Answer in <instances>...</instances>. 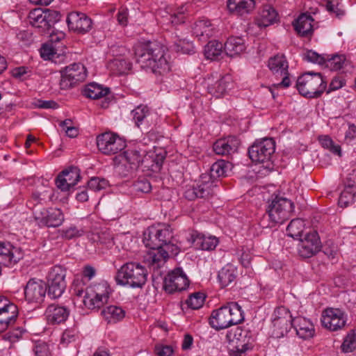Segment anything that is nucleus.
I'll return each instance as SVG.
<instances>
[{
    "label": "nucleus",
    "instance_id": "1",
    "mask_svg": "<svg viewBox=\"0 0 356 356\" xmlns=\"http://www.w3.org/2000/svg\"><path fill=\"white\" fill-rule=\"evenodd\" d=\"M135 57L141 68L149 70L153 73L164 74L170 70L164 49L156 42L138 45L135 49Z\"/></svg>",
    "mask_w": 356,
    "mask_h": 356
},
{
    "label": "nucleus",
    "instance_id": "2",
    "mask_svg": "<svg viewBox=\"0 0 356 356\" xmlns=\"http://www.w3.org/2000/svg\"><path fill=\"white\" fill-rule=\"evenodd\" d=\"M145 151H139L138 149H127L122 154L120 155V164L118 165L117 169L120 172L121 168L127 163L129 164V168L127 169L126 172H122L123 175H126L130 170L136 169L141 163L144 165L145 168L149 169L153 172L159 171L163 160L164 156L156 154L154 152H149L145 154Z\"/></svg>",
    "mask_w": 356,
    "mask_h": 356
},
{
    "label": "nucleus",
    "instance_id": "3",
    "mask_svg": "<svg viewBox=\"0 0 356 356\" xmlns=\"http://www.w3.org/2000/svg\"><path fill=\"white\" fill-rule=\"evenodd\" d=\"M244 316L237 302H232L213 310L209 318L210 325L216 330L226 329L241 323Z\"/></svg>",
    "mask_w": 356,
    "mask_h": 356
},
{
    "label": "nucleus",
    "instance_id": "4",
    "mask_svg": "<svg viewBox=\"0 0 356 356\" xmlns=\"http://www.w3.org/2000/svg\"><path fill=\"white\" fill-rule=\"evenodd\" d=\"M146 268L136 262H127L117 271L115 280L118 285L140 288L147 282Z\"/></svg>",
    "mask_w": 356,
    "mask_h": 356
},
{
    "label": "nucleus",
    "instance_id": "5",
    "mask_svg": "<svg viewBox=\"0 0 356 356\" xmlns=\"http://www.w3.org/2000/svg\"><path fill=\"white\" fill-rule=\"evenodd\" d=\"M143 243L149 249L177 246L174 242L172 229L168 225L149 227L144 233Z\"/></svg>",
    "mask_w": 356,
    "mask_h": 356
},
{
    "label": "nucleus",
    "instance_id": "6",
    "mask_svg": "<svg viewBox=\"0 0 356 356\" xmlns=\"http://www.w3.org/2000/svg\"><path fill=\"white\" fill-rule=\"evenodd\" d=\"M326 85L320 73H305L296 81V88L300 94L309 98L320 97L325 90Z\"/></svg>",
    "mask_w": 356,
    "mask_h": 356
},
{
    "label": "nucleus",
    "instance_id": "7",
    "mask_svg": "<svg viewBox=\"0 0 356 356\" xmlns=\"http://www.w3.org/2000/svg\"><path fill=\"white\" fill-rule=\"evenodd\" d=\"M230 348L229 353L232 356H245L246 352L252 349L254 337L249 329L237 327L234 332L227 334Z\"/></svg>",
    "mask_w": 356,
    "mask_h": 356
},
{
    "label": "nucleus",
    "instance_id": "8",
    "mask_svg": "<svg viewBox=\"0 0 356 356\" xmlns=\"http://www.w3.org/2000/svg\"><path fill=\"white\" fill-rule=\"evenodd\" d=\"M111 293V289L106 282L86 288L83 302L89 309H99L107 303Z\"/></svg>",
    "mask_w": 356,
    "mask_h": 356
},
{
    "label": "nucleus",
    "instance_id": "9",
    "mask_svg": "<svg viewBox=\"0 0 356 356\" xmlns=\"http://www.w3.org/2000/svg\"><path fill=\"white\" fill-rule=\"evenodd\" d=\"M294 208V204L291 200L276 196L269 204L267 212L272 222L282 224L292 216Z\"/></svg>",
    "mask_w": 356,
    "mask_h": 356
},
{
    "label": "nucleus",
    "instance_id": "10",
    "mask_svg": "<svg viewBox=\"0 0 356 356\" xmlns=\"http://www.w3.org/2000/svg\"><path fill=\"white\" fill-rule=\"evenodd\" d=\"M275 151V143L272 138H264L256 141L249 147L248 154L252 162L256 163H266L269 168L273 155Z\"/></svg>",
    "mask_w": 356,
    "mask_h": 356
},
{
    "label": "nucleus",
    "instance_id": "11",
    "mask_svg": "<svg viewBox=\"0 0 356 356\" xmlns=\"http://www.w3.org/2000/svg\"><path fill=\"white\" fill-rule=\"evenodd\" d=\"M96 141L98 149L106 155L118 154L126 147L125 140L112 132L99 134Z\"/></svg>",
    "mask_w": 356,
    "mask_h": 356
},
{
    "label": "nucleus",
    "instance_id": "12",
    "mask_svg": "<svg viewBox=\"0 0 356 356\" xmlns=\"http://www.w3.org/2000/svg\"><path fill=\"white\" fill-rule=\"evenodd\" d=\"M60 87L62 90L72 88L78 82L84 81L86 77V68L80 63H75L67 66L60 71Z\"/></svg>",
    "mask_w": 356,
    "mask_h": 356
},
{
    "label": "nucleus",
    "instance_id": "13",
    "mask_svg": "<svg viewBox=\"0 0 356 356\" xmlns=\"http://www.w3.org/2000/svg\"><path fill=\"white\" fill-rule=\"evenodd\" d=\"M66 270L61 266H54L48 274V295L52 298L61 296L65 290Z\"/></svg>",
    "mask_w": 356,
    "mask_h": 356
},
{
    "label": "nucleus",
    "instance_id": "14",
    "mask_svg": "<svg viewBox=\"0 0 356 356\" xmlns=\"http://www.w3.org/2000/svg\"><path fill=\"white\" fill-rule=\"evenodd\" d=\"M298 252L304 259L310 258L316 254L321 249V243L318 234L315 231L306 232L298 239Z\"/></svg>",
    "mask_w": 356,
    "mask_h": 356
},
{
    "label": "nucleus",
    "instance_id": "15",
    "mask_svg": "<svg viewBox=\"0 0 356 356\" xmlns=\"http://www.w3.org/2000/svg\"><path fill=\"white\" fill-rule=\"evenodd\" d=\"M292 316L287 308L279 307L273 314V335L276 338L283 337L292 327Z\"/></svg>",
    "mask_w": 356,
    "mask_h": 356
},
{
    "label": "nucleus",
    "instance_id": "16",
    "mask_svg": "<svg viewBox=\"0 0 356 356\" xmlns=\"http://www.w3.org/2000/svg\"><path fill=\"white\" fill-rule=\"evenodd\" d=\"M188 285L189 280L181 268L170 271L163 280V289L169 293L185 290Z\"/></svg>",
    "mask_w": 356,
    "mask_h": 356
},
{
    "label": "nucleus",
    "instance_id": "17",
    "mask_svg": "<svg viewBox=\"0 0 356 356\" xmlns=\"http://www.w3.org/2000/svg\"><path fill=\"white\" fill-rule=\"evenodd\" d=\"M346 321L347 315L339 309L327 308L322 313V325L330 331L343 329L346 326Z\"/></svg>",
    "mask_w": 356,
    "mask_h": 356
},
{
    "label": "nucleus",
    "instance_id": "18",
    "mask_svg": "<svg viewBox=\"0 0 356 356\" xmlns=\"http://www.w3.org/2000/svg\"><path fill=\"white\" fill-rule=\"evenodd\" d=\"M268 65L274 75L280 76L282 78V81L277 84H274V86L288 88L291 84V81L289 77V64L286 57L282 54H277L271 57L268 60Z\"/></svg>",
    "mask_w": 356,
    "mask_h": 356
},
{
    "label": "nucleus",
    "instance_id": "19",
    "mask_svg": "<svg viewBox=\"0 0 356 356\" xmlns=\"http://www.w3.org/2000/svg\"><path fill=\"white\" fill-rule=\"evenodd\" d=\"M24 257L22 249L13 245L10 242L0 241V276L1 266L13 267Z\"/></svg>",
    "mask_w": 356,
    "mask_h": 356
},
{
    "label": "nucleus",
    "instance_id": "20",
    "mask_svg": "<svg viewBox=\"0 0 356 356\" xmlns=\"http://www.w3.org/2000/svg\"><path fill=\"white\" fill-rule=\"evenodd\" d=\"M214 186L216 185L213 181H211V178L208 175H203L201 177L200 183L196 187L188 188L184 193V196L188 200L206 198L213 194Z\"/></svg>",
    "mask_w": 356,
    "mask_h": 356
},
{
    "label": "nucleus",
    "instance_id": "21",
    "mask_svg": "<svg viewBox=\"0 0 356 356\" xmlns=\"http://www.w3.org/2000/svg\"><path fill=\"white\" fill-rule=\"evenodd\" d=\"M204 85L207 88L209 93L211 95L219 98L223 96L232 85L231 78L229 76L222 77H215L213 75L208 76L204 80Z\"/></svg>",
    "mask_w": 356,
    "mask_h": 356
},
{
    "label": "nucleus",
    "instance_id": "22",
    "mask_svg": "<svg viewBox=\"0 0 356 356\" xmlns=\"http://www.w3.org/2000/svg\"><path fill=\"white\" fill-rule=\"evenodd\" d=\"M47 286L40 280L31 279L24 288L25 298L29 302L40 303L44 300Z\"/></svg>",
    "mask_w": 356,
    "mask_h": 356
},
{
    "label": "nucleus",
    "instance_id": "23",
    "mask_svg": "<svg viewBox=\"0 0 356 356\" xmlns=\"http://www.w3.org/2000/svg\"><path fill=\"white\" fill-rule=\"evenodd\" d=\"M17 316V305L8 299L0 297V329H6L14 324Z\"/></svg>",
    "mask_w": 356,
    "mask_h": 356
},
{
    "label": "nucleus",
    "instance_id": "24",
    "mask_svg": "<svg viewBox=\"0 0 356 356\" xmlns=\"http://www.w3.org/2000/svg\"><path fill=\"white\" fill-rule=\"evenodd\" d=\"M67 23L70 30L81 34L90 31L92 26L91 19L86 14L79 12L69 13Z\"/></svg>",
    "mask_w": 356,
    "mask_h": 356
},
{
    "label": "nucleus",
    "instance_id": "25",
    "mask_svg": "<svg viewBox=\"0 0 356 356\" xmlns=\"http://www.w3.org/2000/svg\"><path fill=\"white\" fill-rule=\"evenodd\" d=\"M80 179V170L77 167H70L58 175L56 179V186L62 191H67L77 184Z\"/></svg>",
    "mask_w": 356,
    "mask_h": 356
},
{
    "label": "nucleus",
    "instance_id": "26",
    "mask_svg": "<svg viewBox=\"0 0 356 356\" xmlns=\"http://www.w3.org/2000/svg\"><path fill=\"white\" fill-rule=\"evenodd\" d=\"M148 253L147 260L149 263L155 266V268H160L165 264L170 256H176L179 252L178 246H171V248H154Z\"/></svg>",
    "mask_w": 356,
    "mask_h": 356
},
{
    "label": "nucleus",
    "instance_id": "27",
    "mask_svg": "<svg viewBox=\"0 0 356 356\" xmlns=\"http://www.w3.org/2000/svg\"><path fill=\"white\" fill-rule=\"evenodd\" d=\"M35 218L47 227H56L62 225L64 215L57 208H51L44 211L34 212Z\"/></svg>",
    "mask_w": 356,
    "mask_h": 356
},
{
    "label": "nucleus",
    "instance_id": "28",
    "mask_svg": "<svg viewBox=\"0 0 356 356\" xmlns=\"http://www.w3.org/2000/svg\"><path fill=\"white\" fill-rule=\"evenodd\" d=\"M239 140L235 136L220 138L213 144V151L218 155H231L238 151Z\"/></svg>",
    "mask_w": 356,
    "mask_h": 356
},
{
    "label": "nucleus",
    "instance_id": "29",
    "mask_svg": "<svg viewBox=\"0 0 356 356\" xmlns=\"http://www.w3.org/2000/svg\"><path fill=\"white\" fill-rule=\"evenodd\" d=\"M291 325L300 338L307 339L314 336V325L306 318L302 316L293 318L291 321Z\"/></svg>",
    "mask_w": 356,
    "mask_h": 356
},
{
    "label": "nucleus",
    "instance_id": "30",
    "mask_svg": "<svg viewBox=\"0 0 356 356\" xmlns=\"http://www.w3.org/2000/svg\"><path fill=\"white\" fill-rule=\"evenodd\" d=\"M101 316L108 324H115L124 318L125 312L120 306L108 305L102 309Z\"/></svg>",
    "mask_w": 356,
    "mask_h": 356
},
{
    "label": "nucleus",
    "instance_id": "31",
    "mask_svg": "<svg viewBox=\"0 0 356 356\" xmlns=\"http://www.w3.org/2000/svg\"><path fill=\"white\" fill-rule=\"evenodd\" d=\"M45 314L49 323L58 324L64 322L67 318L69 312L64 307L50 305L47 308Z\"/></svg>",
    "mask_w": 356,
    "mask_h": 356
},
{
    "label": "nucleus",
    "instance_id": "32",
    "mask_svg": "<svg viewBox=\"0 0 356 356\" xmlns=\"http://www.w3.org/2000/svg\"><path fill=\"white\" fill-rule=\"evenodd\" d=\"M254 7V0H228V10L235 15H243L250 12Z\"/></svg>",
    "mask_w": 356,
    "mask_h": 356
},
{
    "label": "nucleus",
    "instance_id": "33",
    "mask_svg": "<svg viewBox=\"0 0 356 356\" xmlns=\"http://www.w3.org/2000/svg\"><path fill=\"white\" fill-rule=\"evenodd\" d=\"M224 49L228 56L239 55L245 49L244 40L240 37H231L225 43Z\"/></svg>",
    "mask_w": 356,
    "mask_h": 356
},
{
    "label": "nucleus",
    "instance_id": "34",
    "mask_svg": "<svg viewBox=\"0 0 356 356\" xmlns=\"http://www.w3.org/2000/svg\"><path fill=\"white\" fill-rule=\"evenodd\" d=\"M277 13L270 6H264L256 19V24L259 27H266L276 22Z\"/></svg>",
    "mask_w": 356,
    "mask_h": 356
},
{
    "label": "nucleus",
    "instance_id": "35",
    "mask_svg": "<svg viewBox=\"0 0 356 356\" xmlns=\"http://www.w3.org/2000/svg\"><path fill=\"white\" fill-rule=\"evenodd\" d=\"M237 277V270L231 264L223 267L218 275V279L222 287H226L234 283Z\"/></svg>",
    "mask_w": 356,
    "mask_h": 356
},
{
    "label": "nucleus",
    "instance_id": "36",
    "mask_svg": "<svg viewBox=\"0 0 356 356\" xmlns=\"http://www.w3.org/2000/svg\"><path fill=\"white\" fill-rule=\"evenodd\" d=\"M218 244V238L213 236L197 234L193 239V245L202 250H213Z\"/></svg>",
    "mask_w": 356,
    "mask_h": 356
},
{
    "label": "nucleus",
    "instance_id": "37",
    "mask_svg": "<svg viewBox=\"0 0 356 356\" xmlns=\"http://www.w3.org/2000/svg\"><path fill=\"white\" fill-rule=\"evenodd\" d=\"M28 19L29 24L32 26L38 29L41 32L47 31L44 10L41 8L32 10L29 14Z\"/></svg>",
    "mask_w": 356,
    "mask_h": 356
},
{
    "label": "nucleus",
    "instance_id": "38",
    "mask_svg": "<svg viewBox=\"0 0 356 356\" xmlns=\"http://www.w3.org/2000/svg\"><path fill=\"white\" fill-rule=\"evenodd\" d=\"M108 69L116 75L127 74L131 68V63L122 58H115L108 62Z\"/></svg>",
    "mask_w": 356,
    "mask_h": 356
},
{
    "label": "nucleus",
    "instance_id": "39",
    "mask_svg": "<svg viewBox=\"0 0 356 356\" xmlns=\"http://www.w3.org/2000/svg\"><path fill=\"white\" fill-rule=\"evenodd\" d=\"M131 115L135 124L138 127L141 125L149 124V118L151 115L149 108L145 105L138 106L136 108L131 111Z\"/></svg>",
    "mask_w": 356,
    "mask_h": 356
},
{
    "label": "nucleus",
    "instance_id": "40",
    "mask_svg": "<svg viewBox=\"0 0 356 356\" xmlns=\"http://www.w3.org/2000/svg\"><path fill=\"white\" fill-rule=\"evenodd\" d=\"M312 22L311 15L302 14L294 24L295 29L300 35L306 36L312 32Z\"/></svg>",
    "mask_w": 356,
    "mask_h": 356
},
{
    "label": "nucleus",
    "instance_id": "41",
    "mask_svg": "<svg viewBox=\"0 0 356 356\" xmlns=\"http://www.w3.org/2000/svg\"><path fill=\"white\" fill-rule=\"evenodd\" d=\"M193 34L200 40L208 39L213 35V28L211 22L207 19H201L196 22L193 27Z\"/></svg>",
    "mask_w": 356,
    "mask_h": 356
},
{
    "label": "nucleus",
    "instance_id": "42",
    "mask_svg": "<svg viewBox=\"0 0 356 356\" xmlns=\"http://www.w3.org/2000/svg\"><path fill=\"white\" fill-rule=\"evenodd\" d=\"M110 92L108 88H103L96 83H91L87 85L83 90V95L90 99H101Z\"/></svg>",
    "mask_w": 356,
    "mask_h": 356
},
{
    "label": "nucleus",
    "instance_id": "43",
    "mask_svg": "<svg viewBox=\"0 0 356 356\" xmlns=\"http://www.w3.org/2000/svg\"><path fill=\"white\" fill-rule=\"evenodd\" d=\"M305 222L302 219L296 218L292 220L286 227L288 236L294 238L300 239L304 236Z\"/></svg>",
    "mask_w": 356,
    "mask_h": 356
},
{
    "label": "nucleus",
    "instance_id": "44",
    "mask_svg": "<svg viewBox=\"0 0 356 356\" xmlns=\"http://www.w3.org/2000/svg\"><path fill=\"white\" fill-rule=\"evenodd\" d=\"M222 44L217 40H211L204 47V56L207 59L218 60L222 53Z\"/></svg>",
    "mask_w": 356,
    "mask_h": 356
},
{
    "label": "nucleus",
    "instance_id": "45",
    "mask_svg": "<svg viewBox=\"0 0 356 356\" xmlns=\"http://www.w3.org/2000/svg\"><path fill=\"white\" fill-rule=\"evenodd\" d=\"M346 61V59L344 55L336 54L331 57L327 55L324 65L332 71H337L343 67Z\"/></svg>",
    "mask_w": 356,
    "mask_h": 356
},
{
    "label": "nucleus",
    "instance_id": "46",
    "mask_svg": "<svg viewBox=\"0 0 356 356\" xmlns=\"http://www.w3.org/2000/svg\"><path fill=\"white\" fill-rule=\"evenodd\" d=\"M355 198L356 190L346 185L345 189L341 193L339 196V204L341 207H347L348 204L354 202Z\"/></svg>",
    "mask_w": 356,
    "mask_h": 356
},
{
    "label": "nucleus",
    "instance_id": "47",
    "mask_svg": "<svg viewBox=\"0 0 356 356\" xmlns=\"http://www.w3.org/2000/svg\"><path fill=\"white\" fill-rule=\"evenodd\" d=\"M228 166L229 163H226L225 161H218L211 165V174L210 175H207L211 178V181H213L212 177H220L225 176Z\"/></svg>",
    "mask_w": 356,
    "mask_h": 356
},
{
    "label": "nucleus",
    "instance_id": "48",
    "mask_svg": "<svg viewBox=\"0 0 356 356\" xmlns=\"http://www.w3.org/2000/svg\"><path fill=\"white\" fill-rule=\"evenodd\" d=\"M356 349V328L348 333L342 344L341 350L344 353H350Z\"/></svg>",
    "mask_w": 356,
    "mask_h": 356
},
{
    "label": "nucleus",
    "instance_id": "49",
    "mask_svg": "<svg viewBox=\"0 0 356 356\" xmlns=\"http://www.w3.org/2000/svg\"><path fill=\"white\" fill-rule=\"evenodd\" d=\"M48 193L47 191H44L43 193H39L38 191L33 192L30 200L27 202V206L33 210V213L38 212L37 210H35L36 206L42 204V202L45 200L47 197L50 198V195H47Z\"/></svg>",
    "mask_w": 356,
    "mask_h": 356
},
{
    "label": "nucleus",
    "instance_id": "50",
    "mask_svg": "<svg viewBox=\"0 0 356 356\" xmlns=\"http://www.w3.org/2000/svg\"><path fill=\"white\" fill-rule=\"evenodd\" d=\"M204 300V294L197 292L191 294L186 300V303L190 308L193 309H197L203 305Z\"/></svg>",
    "mask_w": 356,
    "mask_h": 356
},
{
    "label": "nucleus",
    "instance_id": "51",
    "mask_svg": "<svg viewBox=\"0 0 356 356\" xmlns=\"http://www.w3.org/2000/svg\"><path fill=\"white\" fill-rule=\"evenodd\" d=\"M44 15H46L45 23L47 31L51 28L60 19V14L56 10L45 9Z\"/></svg>",
    "mask_w": 356,
    "mask_h": 356
},
{
    "label": "nucleus",
    "instance_id": "52",
    "mask_svg": "<svg viewBox=\"0 0 356 356\" xmlns=\"http://www.w3.org/2000/svg\"><path fill=\"white\" fill-rule=\"evenodd\" d=\"M133 187L135 191L147 193L152 190V185L149 180L145 177L139 178L136 180Z\"/></svg>",
    "mask_w": 356,
    "mask_h": 356
},
{
    "label": "nucleus",
    "instance_id": "53",
    "mask_svg": "<svg viewBox=\"0 0 356 356\" xmlns=\"http://www.w3.org/2000/svg\"><path fill=\"white\" fill-rule=\"evenodd\" d=\"M325 57L326 56L320 55L312 50H308L303 54V58L305 60L318 65H324Z\"/></svg>",
    "mask_w": 356,
    "mask_h": 356
},
{
    "label": "nucleus",
    "instance_id": "54",
    "mask_svg": "<svg viewBox=\"0 0 356 356\" xmlns=\"http://www.w3.org/2000/svg\"><path fill=\"white\" fill-rule=\"evenodd\" d=\"M23 331L21 328L17 327L16 329L9 330L2 334V339L5 341H8L13 343L17 341L22 338Z\"/></svg>",
    "mask_w": 356,
    "mask_h": 356
},
{
    "label": "nucleus",
    "instance_id": "55",
    "mask_svg": "<svg viewBox=\"0 0 356 356\" xmlns=\"http://www.w3.org/2000/svg\"><path fill=\"white\" fill-rule=\"evenodd\" d=\"M108 182L104 179L99 177H92L88 182V187L93 191H99L106 187Z\"/></svg>",
    "mask_w": 356,
    "mask_h": 356
},
{
    "label": "nucleus",
    "instance_id": "56",
    "mask_svg": "<svg viewBox=\"0 0 356 356\" xmlns=\"http://www.w3.org/2000/svg\"><path fill=\"white\" fill-rule=\"evenodd\" d=\"M175 49L177 51L182 54H190L194 51L193 44L188 41L180 40L175 44Z\"/></svg>",
    "mask_w": 356,
    "mask_h": 356
},
{
    "label": "nucleus",
    "instance_id": "57",
    "mask_svg": "<svg viewBox=\"0 0 356 356\" xmlns=\"http://www.w3.org/2000/svg\"><path fill=\"white\" fill-rule=\"evenodd\" d=\"M98 241L100 243L105 245L107 248H111L114 244L113 234L108 231L99 232L98 234Z\"/></svg>",
    "mask_w": 356,
    "mask_h": 356
},
{
    "label": "nucleus",
    "instance_id": "58",
    "mask_svg": "<svg viewBox=\"0 0 356 356\" xmlns=\"http://www.w3.org/2000/svg\"><path fill=\"white\" fill-rule=\"evenodd\" d=\"M56 53L54 49L50 44H43L40 49V56L44 60H51L54 61Z\"/></svg>",
    "mask_w": 356,
    "mask_h": 356
},
{
    "label": "nucleus",
    "instance_id": "59",
    "mask_svg": "<svg viewBox=\"0 0 356 356\" xmlns=\"http://www.w3.org/2000/svg\"><path fill=\"white\" fill-rule=\"evenodd\" d=\"M33 351L36 356H49L50 351L48 345L45 342L38 341L34 346Z\"/></svg>",
    "mask_w": 356,
    "mask_h": 356
},
{
    "label": "nucleus",
    "instance_id": "60",
    "mask_svg": "<svg viewBox=\"0 0 356 356\" xmlns=\"http://www.w3.org/2000/svg\"><path fill=\"white\" fill-rule=\"evenodd\" d=\"M77 337V332L75 330H65L63 333L60 343L63 345H67L74 341Z\"/></svg>",
    "mask_w": 356,
    "mask_h": 356
},
{
    "label": "nucleus",
    "instance_id": "61",
    "mask_svg": "<svg viewBox=\"0 0 356 356\" xmlns=\"http://www.w3.org/2000/svg\"><path fill=\"white\" fill-rule=\"evenodd\" d=\"M61 236L66 239H72L81 236L79 230L76 227H70L67 229L62 230Z\"/></svg>",
    "mask_w": 356,
    "mask_h": 356
},
{
    "label": "nucleus",
    "instance_id": "62",
    "mask_svg": "<svg viewBox=\"0 0 356 356\" xmlns=\"http://www.w3.org/2000/svg\"><path fill=\"white\" fill-rule=\"evenodd\" d=\"M155 353L158 356H170L173 350L170 346L157 345L155 346Z\"/></svg>",
    "mask_w": 356,
    "mask_h": 356
},
{
    "label": "nucleus",
    "instance_id": "63",
    "mask_svg": "<svg viewBox=\"0 0 356 356\" xmlns=\"http://www.w3.org/2000/svg\"><path fill=\"white\" fill-rule=\"evenodd\" d=\"M35 106L40 108H56L58 107V104L52 100H37Z\"/></svg>",
    "mask_w": 356,
    "mask_h": 356
},
{
    "label": "nucleus",
    "instance_id": "64",
    "mask_svg": "<svg viewBox=\"0 0 356 356\" xmlns=\"http://www.w3.org/2000/svg\"><path fill=\"white\" fill-rule=\"evenodd\" d=\"M356 139V126L354 124H348V129L345 134V140L347 143Z\"/></svg>",
    "mask_w": 356,
    "mask_h": 356
}]
</instances>
